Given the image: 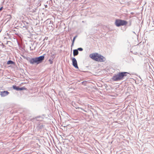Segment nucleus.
Returning a JSON list of instances; mask_svg holds the SVG:
<instances>
[{
	"instance_id": "1",
	"label": "nucleus",
	"mask_w": 154,
	"mask_h": 154,
	"mask_svg": "<svg viewBox=\"0 0 154 154\" xmlns=\"http://www.w3.org/2000/svg\"><path fill=\"white\" fill-rule=\"evenodd\" d=\"M127 72H122L119 74L114 75L112 78V79L114 81H118L122 80L124 77L127 75Z\"/></svg>"
},
{
	"instance_id": "2",
	"label": "nucleus",
	"mask_w": 154,
	"mask_h": 154,
	"mask_svg": "<svg viewBox=\"0 0 154 154\" xmlns=\"http://www.w3.org/2000/svg\"><path fill=\"white\" fill-rule=\"evenodd\" d=\"M44 58L45 57L44 56H42L38 57L32 58L29 60V62L31 64L35 63L38 64L44 59Z\"/></svg>"
},
{
	"instance_id": "3",
	"label": "nucleus",
	"mask_w": 154,
	"mask_h": 154,
	"mask_svg": "<svg viewBox=\"0 0 154 154\" xmlns=\"http://www.w3.org/2000/svg\"><path fill=\"white\" fill-rule=\"evenodd\" d=\"M128 22L127 21L120 19L116 20L115 22V24L117 26L125 25Z\"/></svg>"
},
{
	"instance_id": "4",
	"label": "nucleus",
	"mask_w": 154,
	"mask_h": 154,
	"mask_svg": "<svg viewBox=\"0 0 154 154\" xmlns=\"http://www.w3.org/2000/svg\"><path fill=\"white\" fill-rule=\"evenodd\" d=\"M97 58L96 61L98 62H103L106 60L105 57L99 54H98Z\"/></svg>"
},
{
	"instance_id": "5",
	"label": "nucleus",
	"mask_w": 154,
	"mask_h": 154,
	"mask_svg": "<svg viewBox=\"0 0 154 154\" xmlns=\"http://www.w3.org/2000/svg\"><path fill=\"white\" fill-rule=\"evenodd\" d=\"M97 55H98L97 53H93L89 55V57L92 60L96 61Z\"/></svg>"
},
{
	"instance_id": "6",
	"label": "nucleus",
	"mask_w": 154,
	"mask_h": 154,
	"mask_svg": "<svg viewBox=\"0 0 154 154\" xmlns=\"http://www.w3.org/2000/svg\"><path fill=\"white\" fill-rule=\"evenodd\" d=\"M72 63L73 65L76 68L78 69V66L77 61L75 58H73L72 59Z\"/></svg>"
},
{
	"instance_id": "7",
	"label": "nucleus",
	"mask_w": 154,
	"mask_h": 154,
	"mask_svg": "<svg viewBox=\"0 0 154 154\" xmlns=\"http://www.w3.org/2000/svg\"><path fill=\"white\" fill-rule=\"evenodd\" d=\"M9 93L7 91H3L1 92V95L2 97H5L8 95Z\"/></svg>"
},
{
	"instance_id": "8",
	"label": "nucleus",
	"mask_w": 154,
	"mask_h": 154,
	"mask_svg": "<svg viewBox=\"0 0 154 154\" xmlns=\"http://www.w3.org/2000/svg\"><path fill=\"white\" fill-rule=\"evenodd\" d=\"M78 51L77 50H73V53L74 56L77 55L78 54Z\"/></svg>"
},
{
	"instance_id": "9",
	"label": "nucleus",
	"mask_w": 154,
	"mask_h": 154,
	"mask_svg": "<svg viewBox=\"0 0 154 154\" xmlns=\"http://www.w3.org/2000/svg\"><path fill=\"white\" fill-rule=\"evenodd\" d=\"M14 62L11 60H9L7 62V64L8 65L10 64H13Z\"/></svg>"
},
{
	"instance_id": "10",
	"label": "nucleus",
	"mask_w": 154,
	"mask_h": 154,
	"mask_svg": "<svg viewBox=\"0 0 154 154\" xmlns=\"http://www.w3.org/2000/svg\"><path fill=\"white\" fill-rule=\"evenodd\" d=\"M77 37V36H75L73 38V40H72V45H73L75 40L76 38Z\"/></svg>"
},
{
	"instance_id": "11",
	"label": "nucleus",
	"mask_w": 154,
	"mask_h": 154,
	"mask_svg": "<svg viewBox=\"0 0 154 154\" xmlns=\"http://www.w3.org/2000/svg\"><path fill=\"white\" fill-rule=\"evenodd\" d=\"M13 88L14 89H15L17 90H19V88L17 87L16 86H13Z\"/></svg>"
},
{
	"instance_id": "12",
	"label": "nucleus",
	"mask_w": 154,
	"mask_h": 154,
	"mask_svg": "<svg viewBox=\"0 0 154 154\" xmlns=\"http://www.w3.org/2000/svg\"><path fill=\"white\" fill-rule=\"evenodd\" d=\"M26 88L24 87H23L21 88H19V90H26Z\"/></svg>"
},
{
	"instance_id": "13",
	"label": "nucleus",
	"mask_w": 154,
	"mask_h": 154,
	"mask_svg": "<svg viewBox=\"0 0 154 154\" xmlns=\"http://www.w3.org/2000/svg\"><path fill=\"white\" fill-rule=\"evenodd\" d=\"M49 62H50V63L51 64H52L53 63V61L52 60H51V59H49Z\"/></svg>"
},
{
	"instance_id": "14",
	"label": "nucleus",
	"mask_w": 154,
	"mask_h": 154,
	"mask_svg": "<svg viewBox=\"0 0 154 154\" xmlns=\"http://www.w3.org/2000/svg\"><path fill=\"white\" fill-rule=\"evenodd\" d=\"M77 50H78V51L79 50V51H82L83 50V49L81 48H78Z\"/></svg>"
},
{
	"instance_id": "15",
	"label": "nucleus",
	"mask_w": 154,
	"mask_h": 154,
	"mask_svg": "<svg viewBox=\"0 0 154 154\" xmlns=\"http://www.w3.org/2000/svg\"><path fill=\"white\" fill-rule=\"evenodd\" d=\"M3 8V7H1V8H0V11H1L2 10Z\"/></svg>"
},
{
	"instance_id": "16",
	"label": "nucleus",
	"mask_w": 154,
	"mask_h": 154,
	"mask_svg": "<svg viewBox=\"0 0 154 154\" xmlns=\"http://www.w3.org/2000/svg\"><path fill=\"white\" fill-rule=\"evenodd\" d=\"M51 56L53 58H54V54H53V55Z\"/></svg>"
}]
</instances>
